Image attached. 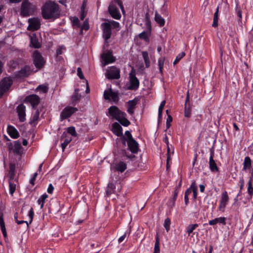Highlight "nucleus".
<instances>
[{"instance_id":"nucleus-1","label":"nucleus","mask_w":253,"mask_h":253,"mask_svg":"<svg viewBox=\"0 0 253 253\" xmlns=\"http://www.w3.org/2000/svg\"><path fill=\"white\" fill-rule=\"evenodd\" d=\"M42 14L44 19L54 20L60 16L59 5L54 1L46 2L42 8Z\"/></svg>"},{"instance_id":"nucleus-2","label":"nucleus","mask_w":253,"mask_h":253,"mask_svg":"<svg viewBox=\"0 0 253 253\" xmlns=\"http://www.w3.org/2000/svg\"><path fill=\"white\" fill-rule=\"evenodd\" d=\"M108 113L110 116L118 121L124 126H128L130 122L126 119V114L120 110L116 106H111L108 108Z\"/></svg>"},{"instance_id":"nucleus-3","label":"nucleus","mask_w":253,"mask_h":253,"mask_svg":"<svg viewBox=\"0 0 253 253\" xmlns=\"http://www.w3.org/2000/svg\"><path fill=\"white\" fill-rule=\"evenodd\" d=\"M114 1L110 2L108 10L113 18L119 20L121 18V14L115 3H117L119 6L123 13L125 12L124 7L121 0H114Z\"/></svg>"},{"instance_id":"nucleus-4","label":"nucleus","mask_w":253,"mask_h":253,"mask_svg":"<svg viewBox=\"0 0 253 253\" xmlns=\"http://www.w3.org/2000/svg\"><path fill=\"white\" fill-rule=\"evenodd\" d=\"M20 9V15L22 17H28L34 15L37 9V7L34 4L26 0L21 3Z\"/></svg>"},{"instance_id":"nucleus-5","label":"nucleus","mask_w":253,"mask_h":253,"mask_svg":"<svg viewBox=\"0 0 253 253\" xmlns=\"http://www.w3.org/2000/svg\"><path fill=\"white\" fill-rule=\"evenodd\" d=\"M100 28L102 30V38L104 40L105 42L108 43V40L112 35L111 25L108 22H104L101 24Z\"/></svg>"},{"instance_id":"nucleus-6","label":"nucleus","mask_w":253,"mask_h":253,"mask_svg":"<svg viewBox=\"0 0 253 253\" xmlns=\"http://www.w3.org/2000/svg\"><path fill=\"white\" fill-rule=\"evenodd\" d=\"M13 84V81L10 77H5L0 82V97L7 91Z\"/></svg>"},{"instance_id":"nucleus-7","label":"nucleus","mask_w":253,"mask_h":253,"mask_svg":"<svg viewBox=\"0 0 253 253\" xmlns=\"http://www.w3.org/2000/svg\"><path fill=\"white\" fill-rule=\"evenodd\" d=\"M129 79L130 85L128 86V89L134 90L137 89L139 85V81L136 77L135 71L133 69H132L129 74Z\"/></svg>"},{"instance_id":"nucleus-8","label":"nucleus","mask_w":253,"mask_h":253,"mask_svg":"<svg viewBox=\"0 0 253 253\" xmlns=\"http://www.w3.org/2000/svg\"><path fill=\"white\" fill-rule=\"evenodd\" d=\"M104 98L106 100H112L115 103H117L119 100V94L118 91H113L110 87L108 90L104 92Z\"/></svg>"},{"instance_id":"nucleus-9","label":"nucleus","mask_w":253,"mask_h":253,"mask_svg":"<svg viewBox=\"0 0 253 253\" xmlns=\"http://www.w3.org/2000/svg\"><path fill=\"white\" fill-rule=\"evenodd\" d=\"M33 63L38 69L42 68L45 64L43 57L38 50L35 51L33 53Z\"/></svg>"},{"instance_id":"nucleus-10","label":"nucleus","mask_w":253,"mask_h":253,"mask_svg":"<svg viewBox=\"0 0 253 253\" xmlns=\"http://www.w3.org/2000/svg\"><path fill=\"white\" fill-rule=\"evenodd\" d=\"M40 97L36 94L29 95L24 99V102L30 103L34 110L36 109L38 105L40 103Z\"/></svg>"},{"instance_id":"nucleus-11","label":"nucleus","mask_w":253,"mask_h":253,"mask_svg":"<svg viewBox=\"0 0 253 253\" xmlns=\"http://www.w3.org/2000/svg\"><path fill=\"white\" fill-rule=\"evenodd\" d=\"M33 72V69L29 65H25L15 73L17 78H24L29 77Z\"/></svg>"},{"instance_id":"nucleus-12","label":"nucleus","mask_w":253,"mask_h":253,"mask_svg":"<svg viewBox=\"0 0 253 253\" xmlns=\"http://www.w3.org/2000/svg\"><path fill=\"white\" fill-rule=\"evenodd\" d=\"M101 58L103 62L102 63L103 66H105L109 63H113L115 61L116 59L113 56L112 51L107 50L101 55Z\"/></svg>"},{"instance_id":"nucleus-13","label":"nucleus","mask_w":253,"mask_h":253,"mask_svg":"<svg viewBox=\"0 0 253 253\" xmlns=\"http://www.w3.org/2000/svg\"><path fill=\"white\" fill-rule=\"evenodd\" d=\"M78 110L77 108L74 107L67 106L65 107L60 113V119L62 121L70 118Z\"/></svg>"},{"instance_id":"nucleus-14","label":"nucleus","mask_w":253,"mask_h":253,"mask_svg":"<svg viewBox=\"0 0 253 253\" xmlns=\"http://www.w3.org/2000/svg\"><path fill=\"white\" fill-rule=\"evenodd\" d=\"M106 77L109 80L119 79L120 78V70L119 68L112 66L105 73Z\"/></svg>"},{"instance_id":"nucleus-15","label":"nucleus","mask_w":253,"mask_h":253,"mask_svg":"<svg viewBox=\"0 0 253 253\" xmlns=\"http://www.w3.org/2000/svg\"><path fill=\"white\" fill-rule=\"evenodd\" d=\"M10 151H12L16 155H21V149L22 148L21 142L19 140L14 141L13 143H10L8 144Z\"/></svg>"},{"instance_id":"nucleus-16","label":"nucleus","mask_w":253,"mask_h":253,"mask_svg":"<svg viewBox=\"0 0 253 253\" xmlns=\"http://www.w3.org/2000/svg\"><path fill=\"white\" fill-rule=\"evenodd\" d=\"M229 200V197L228 195L227 192L224 191L222 193L221 199L219 201V205L218 206V210L222 212L224 211L225 208L228 204Z\"/></svg>"},{"instance_id":"nucleus-17","label":"nucleus","mask_w":253,"mask_h":253,"mask_svg":"<svg viewBox=\"0 0 253 253\" xmlns=\"http://www.w3.org/2000/svg\"><path fill=\"white\" fill-rule=\"evenodd\" d=\"M29 25L27 30L29 31H37L40 28L41 23L38 18H31L28 19Z\"/></svg>"},{"instance_id":"nucleus-18","label":"nucleus","mask_w":253,"mask_h":253,"mask_svg":"<svg viewBox=\"0 0 253 253\" xmlns=\"http://www.w3.org/2000/svg\"><path fill=\"white\" fill-rule=\"evenodd\" d=\"M19 122L23 123L26 120V107L23 104H20L16 107Z\"/></svg>"},{"instance_id":"nucleus-19","label":"nucleus","mask_w":253,"mask_h":253,"mask_svg":"<svg viewBox=\"0 0 253 253\" xmlns=\"http://www.w3.org/2000/svg\"><path fill=\"white\" fill-rule=\"evenodd\" d=\"M214 152L213 147L210 149V157L209 161V167L212 172H218L219 169L217 166L214 160H213Z\"/></svg>"},{"instance_id":"nucleus-20","label":"nucleus","mask_w":253,"mask_h":253,"mask_svg":"<svg viewBox=\"0 0 253 253\" xmlns=\"http://www.w3.org/2000/svg\"><path fill=\"white\" fill-rule=\"evenodd\" d=\"M127 146L129 150L132 154L137 153L139 150V144L134 139L127 141Z\"/></svg>"},{"instance_id":"nucleus-21","label":"nucleus","mask_w":253,"mask_h":253,"mask_svg":"<svg viewBox=\"0 0 253 253\" xmlns=\"http://www.w3.org/2000/svg\"><path fill=\"white\" fill-rule=\"evenodd\" d=\"M189 90L187 92L186 98L185 102L184 107V116L186 118H190L191 115V105L189 102Z\"/></svg>"},{"instance_id":"nucleus-22","label":"nucleus","mask_w":253,"mask_h":253,"mask_svg":"<svg viewBox=\"0 0 253 253\" xmlns=\"http://www.w3.org/2000/svg\"><path fill=\"white\" fill-rule=\"evenodd\" d=\"M112 131L117 136H122L123 134V128L117 122H115L112 126Z\"/></svg>"},{"instance_id":"nucleus-23","label":"nucleus","mask_w":253,"mask_h":253,"mask_svg":"<svg viewBox=\"0 0 253 253\" xmlns=\"http://www.w3.org/2000/svg\"><path fill=\"white\" fill-rule=\"evenodd\" d=\"M137 101L138 100L136 98H134L133 99L129 100L126 102L127 104V112L129 114L132 115L134 114V110L135 108Z\"/></svg>"},{"instance_id":"nucleus-24","label":"nucleus","mask_w":253,"mask_h":253,"mask_svg":"<svg viewBox=\"0 0 253 253\" xmlns=\"http://www.w3.org/2000/svg\"><path fill=\"white\" fill-rule=\"evenodd\" d=\"M40 114L39 110H36L35 112L32 115L29 124L33 126H36L40 120Z\"/></svg>"},{"instance_id":"nucleus-25","label":"nucleus","mask_w":253,"mask_h":253,"mask_svg":"<svg viewBox=\"0 0 253 253\" xmlns=\"http://www.w3.org/2000/svg\"><path fill=\"white\" fill-rule=\"evenodd\" d=\"M68 134L71 135L73 137H77L78 136L75 127L73 126H71L67 127L66 131L63 132L61 136V140H63L64 137H67Z\"/></svg>"},{"instance_id":"nucleus-26","label":"nucleus","mask_w":253,"mask_h":253,"mask_svg":"<svg viewBox=\"0 0 253 253\" xmlns=\"http://www.w3.org/2000/svg\"><path fill=\"white\" fill-rule=\"evenodd\" d=\"M7 132L8 135L13 139H16L19 136V133L18 130L12 126L8 125Z\"/></svg>"},{"instance_id":"nucleus-27","label":"nucleus","mask_w":253,"mask_h":253,"mask_svg":"<svg viewBox=\"0 0 253 253\" xmlns=\"http://www.w3.org/2000/svg\"><path fill=\"white\" fill-rule=\"evenodd\" d=\"M243 167L242 169L243 171H246L247 170H251L252 168V161L249 156L245 157L243 163Z\"/></svg>"},{"instance_id":"nucleus-28","label":"nucleus","mask_w":253,"mask_h":253,"mask_svg":"<svg viewBox=\"0 0 253 253\" xmlns=\"http://www.w3.org/2000/svg\"><path fill=\"white\" fill-rule=\"evenodd\" d=\"M226 218L225 217H216L214 219L209 220V224L210 225H214L217 223H219L223 225H225L226 224Z\"/></svg>"},{"instance_id":"nucleus-29","label":"nucleus","mask_w":253,"mask_h":253,"mask_svg":"<svg viewBox=\"0 0 253 253\" xmlns=\"http://www.w3.org/2000/svg\"><path fill=\"white\" fill-rule=\"evenodd\" d=\"M28 215L30 218V220H29V222L28 221H25V220H18L16 222V223L18 224H21L25 223L27 224V227H28L29 224H31V223L32 222V221H33V219L34 218V210L32 208H31L30 210L29 211Z\"/></svg>"},{"instance_id":"nucleus-30","label":"nucleus","mask_w":253,"mask_h":253,"mask_svg":"<svg viewBox=\"0 0 253 253\" xmlns=\"http://www.w3.org/2000/svg\"><path fill=\"white\" fill-rule=\"evenodd\" d=\"M3 214L2 211L0 210V227L3 236L4 238L7 237V233L6 231V228L5 223L3 219Z\"/></svg>"},{"instance_id":"nucleus-31","label":"nucleus","mask_w":253,"mask_h":253,"mask_svg":"<svg viewBox=\"0 0 253 253\" xmlns=\"http://www.w3.org/2000/svg\"><path fill=\"white\" fill-rule=\"evenodd\" d=\"M127 168L126 163L124 162L120 161L116 164L115 166V169L116 170L121 172H123Z\"/></svg>"},{"instance_id":"nucleus-32","label":"nucleus","mask_w":253,"mask_h":253,"mask_svg":"<svg viewBox=\"0 0 253 253\" xmlns=\"http://www.w3.org/2000/svg\"><path fill=\"white\" fill-rule=\"evenodd\" d=\"M116 189V185L115 183L113 181H110L107 185V189L106 191V193L107 196H110L115 192Z\"/></svg>"},{"instance_id":"nucleus-33","label":"nucleus","mask_w":253,"mask_h":253,"mask_svg":"<svg viewBox=\"0 0 253 253\" xmlns=\"http://www.w3.org/2000/svg\"><path fill=\"white\" fill-rule=\"evenodd\" d=\"M30 46L35 48H39L41 47V44L39 42L38 39L36 36L31 37Z\"/></svg>"},{"instance_id":"nucleus-34","label":"nucleus","mask_w":253,"mask_h":253,"mask_svg":"<svg viewBox=\"0 0 253 253\" xmlns=\"http://www.w3.org/2000/svg\"><path fill=\"white\" fill-rule=\"evenodd\" d=\"M16 166L14 163L9 164V179H14Z\"/></svg>"},{"instance_id":"nucleus-35","label":"nucleus","mask_w":253,"mask_h":253,"mask_svg":"<svg viewBox=\"0 0 253 253\" xmlns=\"http://www.w3.org/2000/svg\"><path fill=\"white\" fill-rule=\"evenodd\" d=\"M155 20L160 27H163L165 24V19L157 12L155 13Z\"/></svg>"},{"instance_id":"nucleus-36","label":"nucleus","mask_w":253,"mask_h":253,"mask_svg":"<svg viewBox=\"0 0 253 253\" xmlns=\"http://www.w3.org/2000/svg\"><path fill=\"white\" fill-rule=\"evenodd\" d=\"M14 180H15L14 179H9V180H8L9 192L11 196H12L13 195V194L15 191L16 187V183H14V182H13Z\"/></svg>"},{"instance_id":"nucleus-37","label":"nucleus","mask_w":253,"mask_h":253,"mask_svg":"<svg viewBox=\"0 0 253 253\" xmlns=\"http://www.w3.org/2000/svg\"><path fill=\"white\" fill-rule=\"evenodd\" d=\"M165 103H166V101L165 100L161 102V104H160V105L159 106V110H158V125H159V124L161 123V120H162L163 110L164 106L165 105Z\"/></svg>"},{"instance_id":"nucleus-38","label":"nucleus","mask_w":253,"mask_h":253,"mask_svg":"<svg viewBox=\"0 0 253 253\" xmlns=\"http://www.w3.org/2000/svg\"><path fill=\"white\" fill-rule=\"evenodd\" d=\"M48 197L46 193H44L40 197L37 201V203L40 205L41 209H42L44 206L45 199Z\"/></svg>"},{"instance_id":"nucleus-39","label":"nucleus","mask_w":253,"mask_h":253,"mask_svg":"<svg viewBox=\"0 0 253 253\" xmlns=\"http://www.w3.org/2000/svg\"><path fill=\"white\" fill-rule=\"evenodd\" d=\"M81 98V95L79 94L78 92H74L73 95L71 96V100L72 104L75 105L77 101H79Z\"/></svg>"},{"instance_id":"nucleus-40","label":"nucleus","mask_w":253,"mask_h":253,"mask_svg":"<svg viewBox=\"0 0 253 253\" xmlns=\"http://www.w3.org/2000/svg\"><path fill=\"white\" fill-rule=\"evenodd\" d=\"M108 23H110L111 25V28L116 29L117 31L121 29L120 24L118 22L114 20H109L108 19H105Z\"/></svg>"},{"instance_id":"nucleus-41","label":"nucleus","mask_w":253,"mask_h":253,"mask_svg":"<svg viewBox=\"0 0 253 253\" xmlns=\"http://www.w3.org/2000/svg\"><path fill=\"white\" fill-rule=\"evenodd\" d=\"M153 253H160V239L158 233H157L155 238V243Z\"/></svg>"},{"instance_id":"nucleus-42","label":"nucleus","mask_w":253,"mask_h":253,"mask_svg":"<svg viewBox=\"0 0 253 253\" xmlns=\"http://www.w3.org/2000/svg\"><path fill=\"white\" fill-rule=\"evenodd\" d=\"M63 139L64 141L61 143V146L62 149V151H64L66 149L67 146L70 143V142L72 140V138L71 137H69L67 135V137H64Z\"/></svg>"},{"instance_id":"nucleus-43","label":"nucleus","mask_w":253,"mask_h":253,"mask_svg":"<svg viewBox=\"0 0 253 253\" xmlns=\"http://www.w3.org/2000/svg\"><path fill=\"white\" fill-rule=\"evenodd\" d=\"M191 188L192 189V192L194 199H196L198 195V187L195 181L193 180L191 184Z\"/></svg>"},{"instance_id":"nucleus-44","label":"nucleus","mask_w":253,"mask_h":253,"mask_svg":"<svg viewBox=\"0 0 253 253\" xmlns=\"http://www.w3.org/2000/svg\"><path fill=\"white\" fill-rule=\"evenodd\" d=\"M142 56L144 60L145 66L146 68H148L150 66V62L148 56V53L147 51L142 52Z\"/></svg>"},{"instance_id":"nucleus-45","label":"nucleus","mask_w":253,"mask_h":253,"mask_svg":"<svg viewBox=\"0 0 253 253\" xmlns=\"http://www.w3.org/2000/svg\"><path fill=\"white\" fill-rule=\"evenodd\" d=\"M41 90L43 93H46L48 90V87L47 84H41L38 86L36 91Z\"/></svg>"},{"instance_id":"nucleus-46","label":"nucleus","mask_w":253,"mask_h":253,"mask_svg":"<svg viewBox=\"0 0 253 253\" xmlns=\"http://www.w3.org/2000/svg\"><path fill=\"white\" fill-rule=\"evenodd\" d=\"M199 225L197 223L192 224L189 225L186 228V231L188 233V235H190L191 233L193 232V231L198 227Z\"/></svg>"},{"instance_id":"nucleus-47","label":"nucleus","mask_w":253,"mask_h":253,"mask_svg":"<svg viewBox=\"0 0 253 253\" xmlns=\"http://www.w3.org/2000/svg\"><path fill=\"white\" fill-rule=\"evenodd\" d=\"M121 151L123 156L127 157L131 161H133L136 158L135 155H134L132 153L131 154H128L126 150L125 149H122L121 150Z\"/></svg>"},{"instance_id":"nucleus-48","label":"nucleus","mask_w":253,"mask_h":253,"mask_svg":"<svg viewBox=\"0 0 253 253\" xmlns=\"http://www.w3.org/2000/svg\"><path fill=\"white\" fill-rule=\"evenodd\" d=\"M148 33V31H143L142 33H141L140 34H139V38L143 40L145 42H149V38Z\"/></svg>"},{"instance_id":"nucleus-49","label":"nucleus","mask_w":253,"mask_h":253,"mask_svg":"<svg viewBox=\"0 0 253 253\" xmlns=\"http://www.w3.org/2000/svg\"><path fill=\"white\" fill-rule=\"evenodd\" d=\"M130 232H131V229L130 228H129L125 232V233L123 235H122V236H121L119 239H118V243L120 244L121 243H122L123 241H124V240L125 239V238H126V237L127 236L128 237L129 236L130 234Z\"/></svg>"},{"instance_id":"nucleus-50","label":"nucleus","mask_w":253,"mask_h":253,"mask_svg":"<svg viewBox=\"0 0 253 253\" xmlns=\"http://www.w3.org/2000/svg\"><path fill=\"white\" fill-rule=\"evenodd\" d=\"M219 18V13L215 12L213 15V23L212 26L216 28L218 26V21Z\"/></svg>"},{"instance_id":"nucleus-51","label":"nucleus","mask_w":253,"mask_h":253,"mask_svg":"<svg viewBox=\"0 0 253 253\" xmlns=\"http://www.w3.org/2000/svg\"><path fill=\"white\" fill-rule=\"evenodd\" d=\"M165 59L164 57H161L158 60V66L160 72L163 75V68L164 67Z\"/></svg>"},{"instance_id":"nucleus-52","label":"nucleus","mask_w":253,"mask_h":253,"mask_svg":"<svg viewBox=\"0 0 253 253\" xmlns=\"http://www.w3.org/2000/svg\"><path fill=\"white\" fill-rule=\"evenodd\" d=\"M170 224L171 220L169 217H167L165 219L164 224V226L165 227L167 232H169L170 230Z\"/></svg>"},{"instance_id":"nucleus-53","label":"nucleus","mask_w":253,"mask_h":253,"mask_svg":"<svg viewBox=\"0 0 253 253\" xmlns=\"http://www.w3.org/2000/svg\"><path fill=\"white\" fill-rule=\"evenodd\" d=\"M185 55V53L184 52H182L180 53H179L177 56L176 57V58L175 59L173 64L174 65L177 64L180 60Z\"/></svg>"},{"instance_id":"nucleus-54","label":"nucleus","mask_w":253,"mask_h":253,"mask_svg":"<svg viewBox=\"0 0 253 253\" xmlns=\"http://www.w3.org/2000/svg\"><path fill=\"white\" fill-rule=\"evenodd\" d=\"M248 193L250 196V198H252L253 195V187L252 185V182H248Z\"/></svg>"},{"instance_id":"nucleus-55","label":"nucleus","mask_w":253,"mask_h":253,"mask_svg":"<svg viewBox=\"0 0 253 253\" xmlns=\"http://www.w3.org/2000/svg\"><path fill=\"white\" fill-rule=\"evenodd\" d=\"M237 16L239 17L238 24L239 25L241 26L242 24V11L240 8H239L238 9H237Z\"/></svg>"},{"instance_id":"nucleus-56","label":"nucleus","mask_w":253,"mask_h":253,"mask_svg":"<svg viewBox=\"0 0 253 253\" xmlns=\"http://www.w3.org/2000/svg\"><path fill=\"white\" fill-rule=\"evenodd\" d=\"M175 201H176L175 199H174L172 198H170L169 199V202L168 203V206L170 209H171L174 207Z\"/></svg>"},{"instance_id":"nucleus-57","label":"nucleus","mask_w":253,"mask_h":253,"mask_svg":"<svg viewBox=\"0 0 253 253\" xmlns=\"http://www.w3.org/2000/svg\"><path fill=\"white\" fill-rule=\"evenodd\" d=\"M172 121V118L170 115H168L167 121H166V127L167 129L169 128L170 126V123Z\"/></svg>"},{"instance_id":"nucleus-58","label":"nucleus","mask_w":253,"mask_h":253,"mask_svg":"<svg viewBox=\"0 0 253 253\" xmlns=\"http://www.w3.org/2000/svg\"><path fill=\"white\" fill-rule=\"evenodd\" d=\"M119 141L122 143L123 147H125L126 146V142H127V139L125 135H122L119 138Z\"/></svg>"},{"instance_id":"nucleus-59","label":"nucleus","mask_w":253,"mask_h":253,"mask_svg":"<svg viewBox=\"0 0 253 253\" xmlns=\"http://www.w3.org/2000/svg\"><path fill=\"white\" fill-rule=\"evenodd\" d=\"M125 135H126V139H127V141H129L131 139H134L131 134V132L130 131H128V130H126V132H125Z\"/></svg>"},{"instance_id":"nucleus-60","label":"nucleus","mask_w":253,"mask_h":253,"mask_svg":"<svg viewBox=\"0 0 253 253\" xmlns=\"http://www.w3.org/2000/svg\"><path fill=\"white\" fill-rule=\"evenodd\" d=\"M77 75L81 79H83L84 78L83 73L80 67H78L77 69Z\"/></svg>"},{"instance_id":"nucleus-61","label":"nucleus","mask_w":253,"mask_h":253,"mask_svg":"<svg viewBox=\"0 0 253 253\" xmlns=\"http://www.w3.org/2000/svg\"><path fill=\"white\" fill-rule=\"evenodd\" d=\"M145 25L147 28V30L148 32V33L150 34L151 31V21H146L145 22Z\"/></svg>"},{"instance_id":"nucleus-62","label":"nucleus","mask_w":253,"mask_h":253,"mask_svg":"<svg viewBox=\"0 0 253 253\" xmlns=\"http://www.w3.org/2000/svg\"><path fill=\"white\" fill-rule=\"evenodd\" d=\"M73 24L78 27L80 26V21L78 17H74L73 20Z\"/></svg>"},{"instance_id":"nucleus-63","label":"nucleus","mask_w":253,"mask_h":253,"mask_svg":"<svg viewBox=\"0 0 253 253\" xmlns=\"http://www.w3.org/2000/svg\"><path fill=\"white\" fill-rule=\"evenodd\" d=\"M54 190V187L52 184H49L47 189V192L49 194H52Z\"/></svg>"},{"instance_id":"nucleus-64","label":"nucleus","mask_w":253,"mask_h":253,"mask_svg":"<svg viewBox=\"0 0 253 253\" xmlns=\"http://www.w3.org/2000/svg\"><path fill=\"white\" fill-rule=\"evenodd\" d=\"M250 176L249 177V182H253V169L250 170Z\"/></svg>"}]
</instances>
